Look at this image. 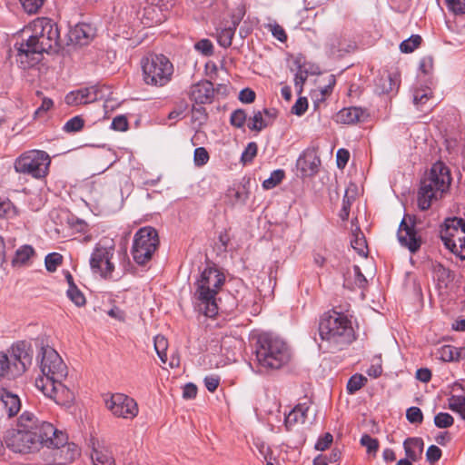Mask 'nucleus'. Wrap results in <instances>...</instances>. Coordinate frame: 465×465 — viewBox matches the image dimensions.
<instances>
[{"instance_id":"423d86ee","label":"nucleus","mask_w":465,"mask_h":465,"mask_svg":"<svg viewBox=\"0 0 465 465\" xmlns=\"http://www.w3.org/2000/svg\"><path fill=\"white\" fill-rule=\"evenodd\" d=\"M450 171L442 162L435 163L420 181L417 203L421 211L430 209L433 202L441 199L451 184Z\"/></svg>"},{"instance_id":"f3484780","label":"nucleus","mask_w":465,"mask_h":465,"mask_svg":"<svg viewBox=\"0 0 465 465\" xmlns=\"http://www.w3.org/2000/svg\"><path fill=\"white\" fill-rule=\"evenodd\" d=\"M214 90L209 81H202L193 84L188 92L189 98L196 104H210L213 101Z\"/></svg>"},{"instance_id":"58836bf2","label":"nucleus","mask_w":465,"mask_h":465,"mask_svg":"<svg viewBox=\"0 0 465 465\" xmlns=\"http://www.w3.org/2000/svg\"><path fill=\"white\" fill-rule=\"evenodd\" d=\"M284 178V172L282 170L273 171L268 179H265L262 183V187L265 190H270L277 186Z\"/></svg>"},{"instance_id":"680f3d73","label":"nucleus","mask_w":465,"mask_h":465,"mask_svg":"<svg viewBox=\"0 0 465 465\" xmlns=\"http://www.w3.org/2000/svg\"><path fill=\"white\" fill-rule=\"evenodd\" d=\"M220 384V377L218 375H208L204 378V385L210 392H214Z\"/></svg>"},{"instance_id":"473e14b6","label":"nucleus","mask_w":465,"mask_h":465,"mask_svg":"<svg viewBox=\"0 0 465 465\" xmlns=\"http://www.w3.org/2000/svg\"><path fill=\"white\" fill-rule=\"evenodd\" d=\"M351 247L361 255H367V242L364 234L359 228L352 232V239L351 240Z\"/></svg>"},{"instance_id":"bf43d9fd","label":"nucleus","mask_w":465,"mask_h":465,"mask_svg":"<svg viewBox=\"0 0 465 465\" xmlns=\"http://www.w3.org/2000/svg\"><path fill=\"white\" fill-rule=\"evenodd\" d=\"M441 450L436 445H430L426 451L427 460L430 463L438 461L441 457Z\"/></svg>"},{"instance_id":"6e6552de","label":"nucleus","mask_w":465,"mask_h":465,"mask_svg":"<svg viewBox=\"0 0 465 465\" xmlns=\"http://www.w3.org/2000/svg\"><path fill=\"white\" fill-rule=\"evenodd\" d=\"M33 351L25 341L13 345L7 353L0 352V378L21 376L32 364Z\"/></svg>"},{"instance_id":"7c9ffc66","label":"nucleus","mask_w":465,"mask_h":465,"mask_svg":"<svg viewBox=\"0 0 465 465\" xmlns=\"http://www.w3.org/2000/svg\"><path fill=\"white\" fill-rule=\"evenodd\" d=\"M94 465H114V458L108 450L94 449L91 454Z\"/></svg>"},{"instance_id":"6e6d98bb","label":"nucleus","mask_w":465,"mask_h":465,"mask_svg":"<svg viewBox=\"0 0 465 465\" xmlns=\"http://www.w3.org/2000/svg\"><path fill=\"white\" fill-rule=\"evenodd\" d=\"M308 109V100L306 97H299L292 107V113L298 116L302 115Z\"/></svg>"},{"instance_id":"9b49d317","label":"nucleus","mask_w":465,"mask_h":465,"mask_svg":"<svg viewBox=\"0 0 465 465\" xmlns=\"http://www.w3.org/2000/svg\"><path fill=\"white\" fill-rule=\"evenodd\" d=\"M440 239L453 254L465 260V220L447 218L440 230Z\"/></svg>"},{"instance_id":"6ab92c4d","label":"nucleus","mask_w":465,"mask_h":465,"mask_svg":"<svg viewBox=\"0 0 465 465\" xmlns=\"http://www.w3.org/2000/svg\"><path fill=\"white\" fill-rule=\"evenodd\" d=\"M399 84L398 77L386 71L381 73L374 80L375 91L380 94L396 92Z\"/></svg>"},{"instance_id":"b1692460","label":"nucleus","mask_w":465,"mask_h":465,"mask_svg":"<svg viewBox=\"0 0 465 465\" xmlns=\"http://www.w3.org/2000/svg\"><path fill=\"white\" fill-rule=\"evenodd\" d=\"M364 111L358 107L343 108L338 112L335 120L344 124H354L364 117Z\"/></svg>"},{"instance_id":"4d7b16f0","label":"nucleus","mask_w":465,"mask_h":465,"mask_svg":"<svg viewBox=\"0 0 465 465\" xmlns=\"http://www.w3.org/2000/svg\"><path fill=\"white\" fill-rule=\"evenodd\" d=\"M195 49L204 55H211L213 52V45L208 39H202L195 44Z\"/></svg>"},{"instance_id":"c9c22d12","label":"nucleus","mask_w":465,"mask_h":465,"mask_svg":"<svg viewBox=\"0 0 465 465\" xmlns=\"http://www.w3.org/2000/svg\"><path fill=\"white\" fill-rule=\"evenodd\" d=\"M367 383V378L362 374L356 373L352 375L347 383V391L349 394H354Z\"/></svg>"},{"instance_id":"3c124183","label":"nucleus","mask_w":465,"mask_h":465,"mask_svg":"<svg viewBox=\"0 0 465 465\" xmlns=\"http://www.w3.org/2000/svg\"><path fill=\"white\" fill-rule=\"evenodd\" d=\"M361 443L367 449L369 453H375L379 449V441L377 439L365 434L361 439Z\"/></svg>"},{"instance_id":"de8ad7c7","label":"nucleus","mask_w":465,"mask_h":465,"mask_svg":"<svg viewBox=\"0 0 465 465\" xmlns=\"http://www.w3.org/2000/svg\"><path fill=\"white\" fill-rule=\"evenodd\" d=\"M431 97V91L429 88L417 89L413 94V103L417 106H421Z\"/></svg>"},{"instance_id":"dca6fc26","label":"nucleus","mask_w":465,"mask_h":465,"mask_svg":"<svg viewBox=\"0 0 465 465\" xmlns=\"http://www.w3.org/2000/svg\"><path fill=\"white\" fill-rule=\"evenodd\" d=\"M397 235L400 243L408 248L411 252L414 253L420 248L421 238L418 235L414 223L410 216L403 218Z\"/></svg>"},{"instance_id":"20e7f679","label":"nucleus","mask_w":465,"mask_h":465,"mask_svg":"<svg viewBox=\"0 0 465 465\" xmlns=\"http://www.w3.org/2000/svg\"><path fill=\"white\" fill-rule=\"evenodd\" d=\"M319 334L329 350L341 351L354 340V331L348 316L336 311L325 312L320 320Z\"/></svg>"},{"instance_id":"f8f14e48","label":"nucleus","mask_w":465,"mask_h":465,"mask_svg":"<svg viewBox=\"0 0 465 465\" xmlns=\"http://www.w3.org/2000/svg\"><path fill=\"white\" fill-rule=\"evenodd\" d=\"M160 243L157 231L151 226L139 229L134 236L132 255L140 265L147 263L153 258Z\"/></svg>"},{"instance_id":"393cba45","label":"nucleus","mask_w":465,"mask_h":465,"mask_svg":"<svg viewBox=\"0 0 465 465\" xmlns=\"http://www.w3.org/2000/svg\"><path fill=\"white\" fill-rule=\"evenodd\" d=\"M423 440L420 438H408L404 440L403 447L407 459L416 461L418 460L423 451Z\"/></svg>"},{"instance_id":"5701e85b","label":"nucleus","mask_w":465,"mask_h":465,"mask_svg":"<svg viewBox=\"0 0 465 465\" xmlns=\"http://www.w3.org/2000/svg\"><path fill=\"white\" fill-rule=\"evenodd\" d=\"M55 449L54 455L61 464L71 463L80 455L78 447L74 443H66L65 441Z\"/></svg>"},{"instance_id":"864d4df0","label":"nucleus","mask_w":465,"mask_h":465,"mask_svg":"<svg viewBox=\"0 0 465 465\" xmlns=\"http://www.w3.org/2000/svg\"><path fill=\"white\" fill-rule=\"evenodd\" d=\"M332 441H333V436L330 432H326L322 437H320L318 439L317 442L315 443L314 448L317 450L324 451L327 449H329V447L331 446Z\"/></svg>"},{"instance_id":"e2e57ef3","label":"nucleus","mask_w":465,"mask_h":465,"mask_svg":"<svg viewBox=\"0 0 465 465\" xmlns=\"http://www.w3.org/2000/svg\"><path fill=\"white\" fill-rule=\"evenodd\" d=\"M255 97V92L250 88L242 89L239 94V100L243 104H251L254 102Z\"/></svg>"},{"instance_id":"412c9836","label":"nucleus","mask_w":465,"mask_h":465,"mask_svg":"<svg viewBox=\"0 0 465 465\" xmlns=\"http://www.w3.org/2000/svg\"><path fill=\"white\" fill-rule=\"evenodd\" d=\"M94 30L89 24H77L70 31V39L75 44L84 45H87L94 37Z\"/></svg>"},{"instance_id":"a18cd8bd","label":"nucleus","mask_w":465,"mask_h":465,"mask_svg":"<svg viewBox=\"0 0 465 465\" xmlns=\"http://www.w3.org/2000/svg\"><path fill=\"white\" fill-rule=\"evenodd\" d=\"M247 120V115L244 110L237 109L234 110L230 117V123L232 126L236 128L243 127L245 122Z\"/></svg>"},{"instance_id":"603ef678","label":"nucleus","mask_w":465,"mask_h":465,"mask_svg":"<svg viewBox=\"0 0 465 465\" xmlns=\"http://www.w3.org/2000/svg\"><path fill=\"white\" fill-rule=\"evenodd\" d=\"M272 35L280 42L284 43L287 40V35L282 25L277 23L269 24L267 25Z\"/></svg>"},{"instance_id":"39448f33","label":"nucleus","mask_w":465,"mask_h":465,"mask_svg":"<svg viewBox=\"0 0 465 465\" xmlns=\"http://www.w3.org/2000/svg\"><path fill=\"white\" fill-rule=\"evenodd\" d=\"M256 365L259 372H268L282 368L291 358L286 342L271 333L258 336L255 345Z\"/></svg>"},{"instance_id":"7ed1b4c3","label":"nucleus","mask_w":465,"mask_h":465,"mask_svg":"<svg viewBox=\"0 0 465 465\" xmlns=\"http://www.w3.org/2000/svg\"><path fill=\"white\" fill-rule=\"evenodd\" d=\"M224 282V274L216 267H207L201 272L193 293L198 312L210 318L218 313L217 295Z\"/></svg>"},{"instance_id":"1a4fd4ad","label":"nucleus","mask_w":465,"mask_h":465,"mask_svg":"<svg viewBox=\"0 0 465 465\" xmlns=\"http://www.w3.org/2000/svg\"><path fill=\"white\" fill-rule=\"evenodd\" d=\"M115 244L113 239H102L94 246L90 257L92 272L105 280L114 278L115 264L113 261Z\"/></svg>"},{"instance_id":"4be33fe9","label":"nucleus","mask_w":465,"mask_h":465,"mask_svg":"<svg viewBox=\"0 0 465 465\" xmlns=\"http://www.w3.org/2000/svg\"><path fill=\"white\" fill-rule=\"evenodd\" d=\"M321 159L314 151H307L298 160V165L305 175H313L318 173Z\"/></svg>"},{"instance_id":"79ce46f5","label":"nucleus","mask_w":465,"mask_h":465,"mask_svg":"<svg viewBox=\"0 0 465 465\" xmlns=\"http://www.w3.org/2000/svg\"><path fill=\"white\" fill-rule=\"evenodd\" d=\"M84 120L79 116L76 115L71 119H69L64 125L63 129L66 133H75L79 132L84 128Z\"/></svg>"},{"instance_id":"2f4dec72","label":"nucleus","mask_w":465,"mask_h":465,"mask_svg":"<svg viewBox=\"0 0 465 465\" xmlns=\"http://www.w3.org/2000/svg\"><path fill=\"white\" fill-rule=\"evenodd\" d=\"M270 125V120L263 116L262 111H255L253 116L248 119V128L252 131L261 132Z\"/></svg>"},{"instance_id":"c85d7f7f","label":"nucleus","mask_w":465,"mask_h":465,"mask_svg":"<svg viewBox=\"0 0 465 465\" xmlns=\"http://www.w3.org/2000/svg\"><path fill=\"white\" fill-rule=\"evenodd\" d=\"M227 196L233 204H244L249 198V191L244 185H237L228 190Z\"/></svg>"},{"instance_id":"ddd939ff","label":"nucleus","mask_w":465,"mask_h":465,"mask_svg":"<svg viewBox=\"0 0 465 465\" xmlns=\"http://www.w3.org/2000/svg\"><path fill=\"white\" fill-rule=\"evenodd\" d=\"M105 406L114 417L125 420H134L139 412L136 401L124 393L112 394Z\"/></svg>"},{"instance_id":"a19ab883","label":"nucleus","mask_w":465,"mask_h":465,"mask_svg":"<svg viewBox=\"0 0 465 465\" xmlns=\"http://www.w3.org/2000/svg\"><path fill=\"white\" fill-rule=\"evenodd\" d=\"M63 256L58 252H52L46 255L45 259V268L48 272H54L57 267L62 264Z\"/></svg>"},{"instance_id":"774afa93","label":"nucleus","mask_w":465,"mask_h":465,"mask_svg":"<svg viewBox=\"0 0 465 465\" xmlns=\"http://www.w3.org/2000/svg\"><path fill=\"white\" fill-rule=\"evenodd\" d=\"M451 30L460 35L465 37V19L459 18L454 21V27Z\"/></svg>"},{"instance_id":"9d476101","label":"nucleus","mask_w":465,"mask_h":465,"mask_svg":"<svg viewBox=\"0 0 465 465\" xmlns=\"http://www.w3.org/2000/svg\"><path fill=\"white\" fill-rule=\"evenodd\" d=\"M51 159L47 153L30 150L22 153L14 163L16 173L30 175L35 179L45 178L48 174Z\"/></svg>"},{"instance_id":"5fc2aeb1","label":"nucleus","mask_w":465,"mask_h":465,"mask_svg":"<svg viewBox=\"0 0 465 465\" xmlns=\"http://www.w3.org/2000/svg\"><path fill=\"white\" fill-rule=\"evenodd\" d=\"M448 9L455 15L465 14V0H446Z\"/></svg>"},{"instance_id":"052dcab7","label":"nucleus","mask_w":465,"mask_h":465,"mask_svg":"<svg viewBox=\"0 0 465 465\" xmlns=\"http://www.w3.org/2000/svg\"><path fill=\"white\" fill-rule=\"evenodd\" d=\"M111 127L115 131L124 132L128 128V122L125 116L119 115L113 119Z\"/></svg>"},{"instance_id":"e433bc0d","label":"nucleus","mask_w":465,"mask_h":465,"mask_svg":"<svg viewBox=\"0 0 465 465\" xmlns=\"http://www.w3.org/2000/svg\"><path fill=\"white\" fill-rule=\"evenodd\" d=\"M167 348L168 341L164 336L157 335L154 338V349L162 362L165 363L167 361Z\"/></svg>"},{"instance_id":"a878e982","label":"nucleus","mask_w":465,"mask_h":465,"mask_svg":"<svg viewBox=\"0 0 465 465\" xmlns=\"http://www.w3.org/2000/svg\"><path fill=\"white\" fill-rule=\"evenodd\" d=\"M437 354L443 361H454L465 359V347L456 348L452 345H443L439 350Z\"/></svg>"},{"instance_id":"2eb2a0df","label":"nucleus","mask_w":465,"mask_h":465,"mask_svg":"<svg viewBox=\"0 0 465 465\" xmlns=\"http://www.w3.org/2000/svg\"><path fill=\"white\" fill-rule=\"evenodd\" d=\"M33 431L35 432L37 448L41 445L48 448H58L67 440L64 433L55 429L52 423L47 421H40L37 428Z\"/></svg>"},{"instance_id":"0e129e2a","label":"nucleus","mask_w":465,"mask_h":465,"mask_svg":"<svg viewBox=\"0 0 465 465\" xmlns=\"http://www.w3.org/2000/svg\"><path fill=\"white\" fill-rule=\"evenodd\" d=\"M337 157V166L339 168H343L350 158V153L346 149H339L336 154Z\"/></svg>"},{"instance_id":"f257e3e1","label":"nucleus","mask_w":465,"mask_h":465,"mask_svg":"<svg viewBox=\"0 0 465 465\" xmlns=\"http://www.w3.org/2000/svg\"><path fill=\"white\" fill-rule=\"evenodd\" d=\"M21 42L15 43V59L22 69L36 65L43 53L59 45L60 33L57 25L46 17H38L25 26L20 33Z\"/></svg>"},{"instance_id":"8fccbe9b","label":"nucleus","mask_w":465,"mask_h":465,"mask_svg":"<svg viewBox=\"0 0 465 465\" xmlns=\"http://www.w3.org/2000/svg\"><path fill=\"white\" fill-rule=\"evenodd\" d=\"M406 418L412 424H420L423 420V414L420 408L411 407L406 411Z\"/></svg>"},{"instance_id":"c756f323","label":"nucleus","mask_w":465,"mask_h":465,"mask_svg":"<svg viewBox=\"0 0 465 465\" xmlns=\"http://www.w3.org/2000/svg\"><path fill=\"white\" fill-rule=\"evenodd\" d=\"M34 255L35 250L31 245H23L16 250L12 262L14 265H26Z\"/></svg>"},{"instance_id":"72a5a7b5","label":"nucleus","mask_w":465,"mask_h":465,"mask_svg":"<svg viewBox=\"0 0 465 465\" xmlns=\"http://www.w3.org/2000/svg\"><path fill=\"white\" fill-rule=\"evenodd\" d=\"M40 421L31 412L25 411L18 420V428L23 430H35Z\"/></svg>"},{"instance_id":"f03ea898","label":"nucleus","mask_w":465,"mask_h":465,"mask_svg":"<svg viewBox=\"0 0 465 465\" xmlns=\"http://www.w3.org/2000/svg\"><path fill=\"white\" fill-rule=\"evenodd\" d=\"M37 358L43 375L35 380V387L58 404L71 402L74 393L63 383L67 367L58 352L48 345L42 346Z\"/></svg>"},{"instance_id":"a211bd4d","label":"nucleus","mask_w":465,"mask_h":465,"mask_svg":"<svg viewBox=\"0 0 465 465\" xmlns=\"http://www.w3.org/2000/svg\"><path fill=\"white\" fill-rule=\"evenodd\" d=\"M96 99L97 90L92 86L70 92L65 96V103L68 105L86 104L94 102Z\"/></svg>"},{"instance_id":"338daca9","label":"nucleus","mask_w":465,"mask_h":465,"mask_svg":"<svg viewBox=\"0 0 465 465\" xmlns=\"http://www.w3.org/2000/svg\"><path fill=\"white\" fill-rule=\"evenodd\" d=\"M197 394V387L193 383H187L183 387V397L184 399H193Z\"/></svg>"},{"instance_id":"69168bd1","label":"nucleus","mask_w":465,"mask_h":465,"mask_svg":"<svg viewBox=\"0 0 465 465\" xmlns=\"http://www.w3.org/2000/svg\"><path fill=\"white\" fill-rule=\"evenodd\" d=\"M307 76H308L307 72L302 71V70L299 71L295 74L294 84H295V87L298 88L299 94L302 93V86L307 80Z\"/></svg>"},{"instance_id":"4c0bfd02","label":"nucleus","mask_w":465,"mask_h":465,"mask_svg":"<svg viewBox=\"0 0 465 465\" xmlns=\"http://www.w3.org/2000/svg\"><path fill=\"white\" fill-rule=\"evenodd\" d=\"M66 294L69 300L72 302H74L76 306L82 307L85 305L86 299L84 293L79 290L77 286L68 287Z\"/></svg>"},{"instance_id":"bb28decb","label":"nucleus","mask_w":465,"mask_h":465,"mask_svg":"<svg viewBox=\"0 0 465 465\" xmlns=\"http://www.w3.org/2000/svg\"><path fill=\"white\" fill-rule=\"evenodd\" d=\"M141 21L145 26H153L161 23L160 9L153 5H146L143 10Z\"/></svg>"},{"instance_id":"aec40b11","label":"nucleus","mask_w":465,"mask_h":465,"mask_svg":"<svg viewBox=\"0 0 465 465\" xmlns=\"http://www.w3.org/2000/svg\"><path fill=\"white\" fill-rule=\"evenodd\" d=\"M309 406L306 403L297 404L286 416L284 425L287 430H292L296 425L302 424L307 419Z\"/></svg>"},{"instance_id":"0eeeda50","label":"nucleus","mask_w":465,"mask_h":465,"mask_svg":"<svg viewBox=\"0 0 465 465\" xmlns=\"http://www.w3.org/2000/svg\"><path fill=\"white\" fill-rule=\"evenodd\" d=\"M142 76L145 84L163 87L168 84L173 74V64L162 54H149L141 60Z\"/></svg>"},{"instance_id":"13d9d810","label":"nucleus","mask_w":465,"mask_h":465,"mask_svg":"<svg viewBox=\"0 0 465 465\" xmlns=\"http://www.w3.org/2000/svg\"><path fill=\"white\" fill-rule=\"evenodd\" d=\"M15 213V206L9 200L0 199V218H7Z\"/></svg>"},{"instance_id":"09e8293b","label":"nucleus","mask_w":465,"mask_h":465,"mask_svg":"<svg viewBox=\"0 0 465 465\" xmlns=\"http://www.w3.org/2000/svg\"><path fill=\"white\" fill-rule=\"evenodd\" d=\"M209 153L204 147H198L194 150L193 161L198 167L205 165L209 161Z\"/></svg>"},{"instance_id":"37998d69","label":"nucleus","mask_w":465,"mask_h":465,"mask_svg":"<svg viewBox=\"0 0 465 465\" xmlns=\"http://www.w3.org/2000/svg\"><path fill=\"white\" fill-rule=\"evenodd\" d=\"M45 0H19L24 11L29 15L36 14Z\"/></svg>"},{"instance_id":"cd10ccee","label":"nucleus","mask_w":465,"mask_h":465,"mask_svg":"<svg viewBox=\"0 0 465 465\" xmlns=\"http://www.w3.org/2000/svg\"><path fill=\"white\" fill-rule=\"evenodd\" d=\"M238 24L239 21L234 20L232 26L221 29L217 32V41L221 46L224 48L231 46Z\"/></svg>"},{"instance_id":"49530a36","label":"nucleus","mask_w":465,"mask_h":465,"mask_svg":"<svg viewBox=\"0 0 465 465\" xmlns=\"http://www.w3.org/2000/svg\"><path fill=\"white\" fill-rule=\"evenodd\" d=\"M258 152V145L255 142L247 144L245 150L242 153L241 161L243 163H252Z\"/></svg>"},{"instance_id":"c03bdc74","label":"nucleus","mask_w":465,"mask_h":465,"mask_svg":"<svg viewBox=\"0 0 465 465\" xmlns=\"http://www.w3.org/2000/svg\"><path fill=\"white\" fill-rule=\"evenodd\" d=\"M453 417L447 412H440L434 417V423L438 428L446 429L453 425Z\"/></svg>"},{"instance_id":"ea45409f","label":"nucleus","mask_w":465,"mask_h":465,"mask_svg":"<svg viewBox=\"0 0 465 465\" xmlns=\"http://www.w3.org/2000/svg\"><path fill=\"white\" fill-rule=\"evenodd\" d=\"M421 43V37L418 35H411L409 39L404 40L400 45V49L402 53L409 54L413 52Z\"/></svg>"},{"instance_id":"f704fd0d","label":"nucleus","mask_w":465,"mask_h":465,"mask_svg":"<svg viewBox=\"0 0 465 465\" xmlns=\"http://www.w3.org/2000/svg\"><path fill=\"white\" fill-rule=\"evenodd\" d=\"M448 407L450 411L459 413L465 420V397L452 395L448 399Z\"/></svg>"},{"instance_id":"4468645a","label":"nucleus","mask_w":465,"mask_h":465,"mask_svg":"<svg viewBox=\"0 0 465 465\" xmlns=\"http://www.w3.org/2000/svg\"><path fill=\"white\" fill-rule=\"evenodd\" d=\"M35 432L30 430H10L6 432L5 442L14 452L25 453L36 450Z\"/></svg>"}]
</instances>
